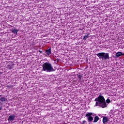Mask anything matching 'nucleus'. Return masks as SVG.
Instances as JSON below:
<instances>
[{
	"label": "nucleus",
	"instance_id": "nucleus-14",
	"mask_svg": "<svg viewBox=\"0 0 124 124\" xmlns=\"http://www.w3.org/2000/svg\"><path fill=\"white\" fill-rule=\"evenodd\" d=\"M13 87H14L13 85H8L7 88H8V89H11V88H13Z\"/></svg>",
	"mask_w": 124,
	"mask_h": 124
},
{
	"label": "nucleus",
	"instance_id": "nucleus-16",
	"mask_svg": "<svg viewBox=\"0 0 124 124\" xmlns=\"http://www.w3.org/2000/svg\"><path fill=\"white\" fill-rule=\"evenodd\" d=\"M39 52L41 53V54H42V53H43V51L41 50H39Z\"/></svg>",
	"mask_w": 124,
	"mask_h": 124
},
{
	"label": "nucleus",
	"instance_id": "nucleus-4",
	"mask_svg": "<svg viewBox=\"0 0 124 124\" xmlns=\"http://www.w3.org/2000/svg\"><path fill=\"white\" fill-rule=\"evenodd\" d=\"M86 117H87V120L89 123H92L93 121V112H88L86 114Z\"/></svg>",
	"mask_w": 124,
	"mask_h": 124
},
{
	"label": "nucleus",
	"instance_id": "nucleus-2",
	"mask_svg": "<svg viewBox=\"0 0 124 124\" xmlns=\"http://www.w3.org/2000/svg\"><path fill=\"white\" fill-rule=\"evenodd\" d=\"M42 70L43 71H46V72H51L53 71V66L52 64L47 62H45L42 65Z\"/></svg>",
	"mask_w": 124,
	"mask_h": 124
},
{
	"label": "nucleus",
	"instance_id": "nucleus-7",
	"mask_svg": "<svg viewBox=\"0 0 124 124\" xmlns=\"http://www.w3.org/2000/svg\"><path fill=\"white\" fill-rule=\"evenodd\" d=\"M108 123V117H104L103 118V123L104 124H106Z\"/></svg>",
	"mask_w": 124,
	"mask_h": 124
},
{
	"label": "nucleus",
	"instance_id": "nucleus-6",
	"mask_svg": "<svg viewBox=\"0 0 124 124\" xmlns=\"http://www.w3.org/2000/svg\"><path fill=\"white\" fill-rule=\"evenodd\" d=\"M124 53L123 54V52H118L115 54L116 56L115 57V58H119V57H121V56H124Z\"/></svg>",
	"mask_w": 124,
	"mask_h": 124
},
{
	"label": "nucleus",
	"instance_id": "nucleus-13",
	"mask_svg": "<svg viewBox=\"0 0 124 124\" xmlns=\"http://www.w3.org/2000/svg\"><path fill=\"white\" fill-rule=\"evenodd\" d=\"M77 76H78V78L79 80H81L83 78V76H81V75H79V74H78Z\"/></svg>",
	"mask_w": 124,
	"mask_h": 124
},
{
	"label": "nucleus",
	"instance_id": "nucleus-5",
	"mask_svg": "<svg viewBox=\"0 0 124 124\" xmlns=\"http://www.w3.org/2000/svg\"><path fill=\"white\" fill-rule=\"evenodd\" d=\"M15 118H16V116L14 114H12L9 116L8 121H9V122H11V121L15 120Z\"/></svg>",
	"mask_w": 124,
	"mask_h": 124
},
{
	"label": "nucleus",
	"instance_id": "nucleus-17",
	"mask_svg": "<svg viewBox=\"0 0 124 124\" xmlns=\"http://www.w3.org/2000/svg\"><path fill=\"white\" fill-rule=\"evenodd\" d=\"M2 109V106H0V111Z\"/></svg>",
	"mask_w": 124,
	"mask_h": 124
},
{
	"label": "nucleus",
	"instance_id": "nucleus-12",
	"mask_svg": "<svg viewBox=\"0 0 124 124\" xmlns=\"http://www.w3.org/2000/svg\"><path fill=\"white\" fill-rule=\"evenodd\" d=\"M90 38V36H89V34H87V35H84V36L83 37V40H87V39H88V38Z\"/></svg>",
	"mask_w": 124,
	"mask_h": 124
},
{
	"label": "nucleus",
	"instance_id": "nucleus-9",
	"mask_svg": "<svg viewBox=\"0 0 124 124\" xmlns=\"http://www.w3.org/2000/svg\"><path fill=\"white\" fill-rule=\"evenodd\" d=\"M99 121V117L98 116H95L94 118L93 123H97Z\"/></svg>",
	"mask_w": 124,
	"mask_h": 124
},
{
	"label": "nucleus",
	"instance_id": "nucleus-11",
	"mask_svg": "<svg viewBox=\"0 0 124 124\" xmlns=\"http://www.w3.org/2000/svg\"><path fill=\"white\" fill-rule=\"evenodd\" d=\"M0 101L1 102H4L6 101V98H5V97H2L0 98Z\"/></svg>",
	"mask_w": 124,
	"mask_h": 124
},
{
	"label": "nucleus",
	"instance_id": "nucleus-1",
	"mask_svg": "<svg viewBox=\"0 0 124 124\" xmlns=\"http://www.w3.org/2000/svg\"><path fill=\"white\" fill-rule=\"evenodd\" d=\"M95 101L96 102L95 106H99V107H101L102 108H106V107H107L105 98H104V97L101 95H99L95 99Z\"/></svg>",
	"mask_w": 124,
	"mask_h": 124
},
{
	"label": "nucleus",
	"instance_id": "nucleus-3",
	"mask_svg": "<svg viewBox=\"0 0 124 124\" xmlns=\"http://www.w3.org/2000/svg\"><path fill=\"white\" fill-rule=\"evenodd\" d=\"M97 57L100 60H109V54L105 52H101L96 54Z\"/></svg>",
	"mask_w": 124,
	"mask_h": 124
},
{
	"label": "nucleus",
	"instance_id": "nucleus-8",
	"mask_svg": "<svg viewBox=\"0 0 124 124\" xmlns=\"http://www.w3.org/2000/svg\"><path fill=\"white\" fill-rule=\"evenodd\" d=\"M45 51H46V53L48 56H50V55H51V54H52V52L51 51V48H49L48 49H46L45 50Z\"/></svg>",
	"mask_w": 124,
	"mask_h": 124
},
{
	"label": "nucleus",
	"instance_id": "nucleus-18",
	"mask_svg": "<svg viewBox=\"0 0 124 124\" xmlns=\"http://www.w3.org/2000/svg\"><path fill=\"white\" fill-rule=\"evenodd\" d=\"M1 96H2V94L0 95V97H1Z\"/></svg>",
	"mask_w": 124,
	"mask_h": 124
},
{
	"label": "nucleus",
	"instance_id": "nucleus-15",
	"mask_svg": "<svg viewBox=\"0 0 124 124\" xmlns=\"http://www.w3.org/2000/svg\"><path fill=\"white\" fill-rule=\"evenodd\" d=\"M106 102H107V103H110V102H111V100H110L109 99H107L106 100Z\"/></svg>",
	"mask_w": 124,
	"mask_h": 124
},
{
	"label": "nucleus",
	"instance_id": "nucleus-10",
	"mask_svg": "<svg viewBox=\"0 0 124 124\" xmlns=\"http://www.w3.org/2000/svg\"><path fill=\"white\" fill-rule=\"evenodd\" d=\"M12 32L13 33H14L15 34H18V30H17V29H13L12 28Z\"/></svg>",
	"mask_w": 124,
	"mask_h": 124
}]
</instances>
